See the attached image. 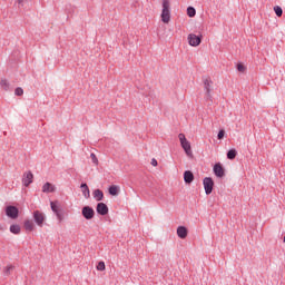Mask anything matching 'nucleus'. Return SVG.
Segmentation results:
<instances>
[{
	"instance_id": "obj_32",
	"label": "nucleus",
	"mask_w": 285,
	"mask_h": 285,
	"mask_svg": "<svg viewBox=\"0 0 285 285\" xmlns=\"http://www.w3.org/2000/svg\"><path fill=\"white\" fill-rule=\"evenodd\" d=\"M26 0H18V3H19V6H23V2H24Z\"/></svg>"
},
{
	"instance_id": "obj_25",
	"label": "nucleus",
	"mask_w": 285,
	"mask_h": 285,
	"mask_svg": "<svg viewBox=\"0 0 285 285\" xmlns=\"http://www.w3.org/2000/svg\"><path fill=\"white\" fill-rule=\"evenodd\" d=\"M14 95H16L17 97H22V95H23V89H22L21 87L16 88Z\"/></svg>"
},
{
	"instance_id": "obj_21",
	"label": "nucleus",
	"mask_w": 285,
	"mask_h": 285,
	"mask_svg": "<svg viewBox=\"0 0 285 285\" xmlns=\"http://www.w3.org/2000/svg\"><path fill=\"white\" fill-rule=\"evenodd\" d=\"M0 86H1L2 90H6V91L10 90V82H8L7 79H2L0 81Z\"/></svg>"
},
{
	"instance_id": "obj_9",
	"label": "nucleus",
	"mask_w": 285,
	"mask_h": 285,
	"mask_svg": "<svg viewBox=\"0 0 285 285\" xmlns=\"http://www.w3.org/2000/svg\"><path fill=\"white\" fill-rule=\"evenodd\" d=\"M33 179H35V175H32V171L24 173L22 176L23 186H26V188H28V186H30V184H32Z\"/></svg>"
},
{
	"instance_id": "obj_4",
	"label": "nucleus",
	"mask_w": 285,
	"mask_h": 285,
	"mask_svg": "<svg viewBox=\"0 0 285 285\" xmlns=\"http://www.w3.org/2000/svg\"><path fill=\"white\" fill-rule=\"evenodd\" d=\"M203 186L206 195H210V193H213V188H215V181L210 177H205L203 180Z\"/></svg>"
},
{
	"instance_id": "obj_27",
	"label": "nucleus",
	"mask_w": 285,
	"mask_h": 285,
	"mask_svg": "<svg viewBox=\"0 0 285 285\" xmlns=\"http://www.w3.org/2000/svg\"><path fill=\"white\" fill-rule=\"evenodd\" d=\"M97 271H106V263L99 262L97 265Z\"/></svg>"
},
{
	"instance_id": "obj_22",
	"label": "nucleus",
	"mask_w": 285,
	"mask_h": 285,
	"mask_svg": "<svg viewBox=\"0 0 285 285\" xmlns=\"http://www.w3.org/2000/svg\"><path fill=\"white\" fill-rule=\"evenodd\" d=\"M237 157V150L236 149H230L227 151V159H235Z\"/></svg>"
},
{
	"instance_id": "obj_6",
	"label": "nucleus",
	"mask_w": 285,
	"mask_h": 285,
	"mask_svg": "<svg viewBox=\"0 0 285 285\" xmlns=\"http://www.w3.org/2000/svg\"><path fill=\"white\" fill-rule=\"evenodd\" d=\"M188 42H189V46L197 48V46H199L202 43V36H197L195 33H189Z\"/></svg>"
},
{
	"instance_id": "obj_2",
	"label": "nucleus",
	"mask_w": 285,
	"mask_h": 285,
	"mask_svg": "<svg viewBox=\"0 0 285 285\" xmlns=\"http://www.w3.org/2000/svg\"><path fill=\"white\" fill-rule=\"evenodd\" d=\"M178 139H179L181 148L185 150L187 157H193V149L190 147V141H188V139H186V135L179 134Z\"/></svg>"
},
{
	"instance_id": "obj_16",
	"label": "nucleus",
	"mask_w": 285,
	"mask_h": 285,
	"mask_svg": "<svg viewBox=\"0 0 285 285\" xmlns=\"http://www.w3.org/2000/svg\"><path fill=\"white\" fill-rule=\"evenodd\" d=\"M94 199L96 202H104V191L101 189L94 190Z\"/></svg>"
},
{
	"instance_id": "obj_8",
	"label": "nucleus",
	"mask_w": 285,
	"mask_h": 285,
	"mask_svg": "<svg viewBox=\"0 0 285 285\" xmlns=\"http://www.w3.org/2000/svg\"><path fill=\"white\" fill-rule=\"evenodd\" d=\"M33 219L38 226H43V222H46V215L39 210L33 212Z\"/></svg>"
},
{
	"instance_id": "obj_14",
	"label": "nucleus",
	"mask_w": 285,
	"mask_h": 285,
	"mask_svg": "<svg viewBox=\"0 0 285 285\" xmlns=\"http://www.w3.org/2000/svg\"><path fill=\"white\" fill-rule=\"evenodd\" d=\"M177 235L180 239H186V237H188V228L179 226L177 228Z\"/></svg>"
},
{
	"instance_id": "obj_26",
	"label": "nucleus",
	"mask_w": 285,
	"mask_h": 285,
	"mask_svg": "<svg viewBox=\"0 0 285 285\" xmlns=\"http://www.w3.org/2000/svg\"><path fill=\"white\" fill-rule=\"evenodd\" d=\"M238 72H246V66H244L242 62L237 65Z\"/></svg>"
},
{
	"instance_id": "obj_17",
	"label": "nucleus",
	"mask_w": 285,
	"mask_h": 285,
	"mask_svg": "<svg viewBox=\"0 0 285 285\" xmlns=\"http://www.w3.org/2000/svg\"><path fill=\"white\" fill-rule=\"evenodd\" d=\"M42 193H55V187L52 184L50 183H46L43 186H42Z\"/></svg>"
},
{
	"instance_id": "obj_5",
	"label": "nucleus",
	"mask_w": 285,
	"mask_h": 285,
	"mask_svg": "<svg viewBox=\"0 0 285 285\" xmlns=\"http://www.w3.org/2000/svg\"><path fill=\"white\" fill-rule=\"evenodd\" d=\"M6 215L10 217V219H17V217H19V208L9 205L6 208Z\"/></svg>"
},
{
	"instance_id": "obj_29",
	"label": "nucleus",
	"mask_w": 285,
	"mask_h": 285,
	"mask_svg": "<svg viewBox=\"0 0 285 285\" xmlns=\"http://www.w3.org/2000/svg\"><path fill=\"white\" fill-rule=\"evenodd\" d=\"M14 268V266L9 265L4 268V274L10 275V272Z\"/></svg>"
},
{
	"instance_id": "obj_20",
	"label": "nucleus",
	"mask_w": 285,
	"mask_h": 285,
	"mask_svg": "<svg viewBox=\"0 0 285 285\" xmlns=\"http://www.w3.org/2000/svg\"><path fill=\"white\" fill-rule=\"evenodd\" d=\"M24 228H26V230H29V232L35 230V223L32 220H26Z\"/></svg>"
},
{
	"instance_id": "obj_28",
	"label": "nucleus",
	"mask_w": 285,
	"mask_h": 285,
	"mask_svg": "<svg viewBox=\"0 0 285 285\" xmlns=\"http://www.w3.org/2000/svg\"><path fill=\"white\" fill-rule=\"evenodd\" d=\"M90 157H91L92 164H96V165L99 164V159H97V155L91 154Z\"/></svg>"
},
{
	"instance_id": "obj_3",
	"label": "nucleus",
	"mask_w": 285,
	"mask_h": 285,
	"mask_svg": "<svg viewBox=\"0 0 285 285\" xmlns=\"http://www.w3.org/2000/svg\"><path fill=\"white\" fill-rule=\"evenodd\" d=\"M50 206H51V210L57 216V219L59 222H63V214L61 213V206L59 205V202H57V200L56 202H51Z\"/></svg>"
},
{
	"instance_id": "obj_10",
	"label": "nucleus",
	"mask_w": 285,
	"mask_h": 285,
	"mask_svg": "<svg viewBox=\"0 0 285 285\" xmlns=\"http://www.w3.org/2000/svg\"><path fill=\"white\" fill-rule=\"evenodd\" d=\"M214 174L216 175V177H224V175H226V171L224 169V166H222V163H217L214 165Z\"/></svg>"
},
{
	"instance_id": "obj_33",
	"label": "nucleus",
	"mask_w": 285,
	"mask_h": 285,
	"mask_svg": "<svg viewBox=\"0 0 285 285\" xmlns=\"http://www.w3.org/2000/svg\"><path fill=\"white\" fill-rule=\"evenodd\" d=\"M0 230H3V227H1V225H0Z\"/></svg>"
},
{
	"instance_id": "obj_31",
	"label": "nucleus",
	"mask_w": 285,
	"mask_h": 285,
	"mask_svg": "<svg viewBox=\"0 0 285 285\" xmlns=\"http://www.w3.org/2000/svg\"><path fill=\"white\" fill-rule=\"evenodd\" d=\"M157 165H158L157 159L153 158L151 159V166H157Z\"/></svg>"
},
{
	"instance_id": "obj_1",
	"label": "nucleus",
	"mask_w": 285,
	"mask_h": 285,
	"mask_svg": "<svg viewBox=\"0 0 285 285\" xmlns=\"http://www.w3.org/2000/svg\"><path fill=\"white\" fill-rule=\"evenodd\" d=\"M163 23H170V1L163 0V11H161Z\"/></svg>"
},
{
	"instance_id": "obj_19",
	"label": "nucleus",
	"mask_w": 285,
	"mask_h": 285,
	"mask_svg": "<svg viewBox=\"0 0 285 285\" xmlns=\"http://www.w3.org/2000/svg\"><path fill=\"white\" fill-rule=\"evenodd\" d=\"M10 233H12L13 235H19L21 233V226L11 225L10 226Z\"/></svg>"
},
{
	"instance_id": "obj_7",
	"label": "nucleus",
	"mask_w": 285,
	"mask_h": 285,
	"mask_svg": "<svg viewBox=\"0 0 285 285\" xmlns=\"http://www.w3.org/2000/svg\"><path fill=\"white\" fill-rule=\"evenodd\" d=\"M82 217L87 220L95 219V209L90 206L82 207Z\"/></svg>"
},
{
	"instance_id": "obj_23",
	"label": "nucleus",
	"mask_w": 285,
	"mask_h": 285,
	"mask_svg": "<svg viewBox=\"0 0 285 285\" xmlns=\"http://www.w3.org/2000/svg\"><path fill=\"white\" fill-rule=\"evenodd\" d=\"M274 12L276 17H282L284 14V10H282V7L279 6L274 7Z\"/></svg>"
},
{
	"instance_id": "obj_11",
	"label": "nucleus",
	"mask_w": 285,
	"mask_h": 285,
	"mask_svg": "<svg viewBox=\"0 0 285 285\" xmlns=\"http://www.w3.org/2000/svg\"><path fill=\"white\" fill-rule=\"evenodd\" d=\"M96 210L98 215L106 216L108 215V205H106V203H98L96 206Z\"/></svg>"
},
{
	"instance_id": "obj_12",
	"label": "nucleus",
	"mask_w": 285,
	"mask_h": 285,
	"mask_svg": "<svg viewBox=\"0 0 285 285\" xmlns=\"http://www.w3.org/2000/svg\"><path fill=\"white\" fill-rule=\"evenodd\" d=\"M213 83V80L210 78H207L204 80V89L206 90V97L207 99H212L213 96H210V85Z\"/></svg>"
},
{
	"instance_id": "obj_24",
	"label": "nucleus",
	"mask_w": 285,
	"mask_h": 285,
	"mask_svg": "<svg viewBox=\"0 0 285 285\" xmlns=\"http://www.w3.org/2000/svg\"><path fill=\"white\" fill-rule=\"evenodd\" d=\"M187 14H188V17L193 18V17H195V14H197V10H195L194 7H188Z\"/></svg>"
},
{
	"instance_id": "obj_30",
	"label": "nucleus",
	"mask_w": 285,
	"mask_h": 285,
	"mask_svg": "<svg viewBox=\"0 0 285 285\" xmlns=\"http://www.w3.org/2000/svg\"><path fill=\"white\" fill-rule=\"evenodd\" d=\"M224 135H226V131L224 129H220L217 135L218 139H224Z\"/></svg>"
},
{
	"instance_id": "obj_15",
	"label": "nucleus",
	"mask_w": 285,
	"mask_h": 285,
	"mask_svg": "<svg viewBox=\"0 0 285 285\" xmlns=\"http://www.w3.org/2000/svg\"><path fill=\"white\" fill-rule=\"evenodd\" d=\"M81 193L86 199H90V188H88V184L82 183L80 185Z\"/></svg>"
},
{
	"instance_id": "obj_13",
	"label": "nucleus",
	"mask_w": 285,
	"mask_h": 285,
	"mask_svg": "<svg viewBox=\"0 0 285 285\" xmlns=\"http://www.w3.org/2000/svg\"><path fill=\"white\" fill-rule=\"evenodd\" d=\"M194 180H195V175L193 174V171L186 170L184 173V181H185V184H193Z\"/></svg>"
},
{
	"instance_id": "obj_18",
	"label": "nucleus",
	"mask_w": 285,
	"mask_h": 285,
	"mask_svg": "<svg viewBox=\"0 0 285 285\" xmlns=\"http://www.w3.org/2000/svg\"><path fill=\"white\" fill-rule=\"evenodd\" d=\"M109 195H112V197H117V195H119V187L117 185H111L109 187Z\"/></svg>"
}]
</instances>
